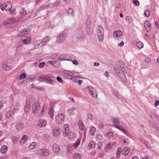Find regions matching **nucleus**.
Listing matches in <instances>:
<instances>
[{
  "mask_svg": "<svg viewBox=\"0 0 159 159\" xmlns=\"http://www.w3.org/2000/svg\"><path fill=\"white\" fill-rule=\"evenodd\" d=\"M47 79V75H46L44 76H39L38 77L37 80H38L41 82H46Z\"/></svg>",
  "mask_w": 159,
  "mask_h": 159,
  "instance_id": "bb28decb",
  "label": "nucleus"
},
{
  "mask_svg": "<svg viewBox=\"0 0 159 159\" xmlns=\"http://www.w3.org/2000/svg\"><path fill=\"white\" fill-rule=\"evenodd\" d=\"M37 146V144L36 143L34 142H33L29 146V148L30 149L32 150L34 148H35Z\"/></svg>",
  "mask_w": 159,
  "mask_h": 159,
  "instance_id": "c9c22d12",
  "label": "nucleus"
},
{
  "mask_svg": "<svg viewBox=\"0 0 159 159\" xmlns=\"http://www.w3.org/2000/svg\"><path fill=\"white\" fill-rule=\"evenodd\" d=\"M88 116L89 117L88 118V119L91 120L92 119V116L91 114H88Z\"/></svg>",
  "mask_w": 159,
  "mask_h": 159,
  "instance_id": "0e129e2a",
  "label": "nucleus"
},
{
  "mask_svg": "<svg viewBox=\"0 0 159 159\" xmlns=\"http://www.w3.org/2000/svg\"><path fill=\"white\" fill-rule=\"evenodd\" d=\"M42 154L45 156H48L49 154V151L48 150L43 149L42 152Z\"/></svg>",
  "mask_w": 159,
  "mask_h": 159,
  "instance_id": "e433bc0d",
  "label": "nucleus"
},
{
  "mask_svg": "<svg viewBox=\"0 0 159 159\" xmlns=\"http://www.w3.org/2000/svg\"><path fill=\"white\" fill-rule=\"evenodd\" d=\"M7 149L8 148L7 146L6 145H4L1 148L0 151L2 153H5L7 151Z\"/></svg>",
  "mask_w": 159,
  "mask_h": 159,
  "instance_id": "c756f323",
  "label": "nucleus"
},
{
  "mask_svg": "<svg viewBox=\"0 0 159 159\" xmlns=\"http://www.w3.org/2000/svg\"><path fill=\"white\" fill-rule=\"evenodd\" d=\"M120 7V3H118V4H116V7L117 9H119Z\"/></svg>",
  "mask_w": 159,
  "mask_h": 159,
  "instance_id": "774afa93",
  "label": "nucleus"
},
{
  "mask_svg": "<svg viewBox=\"0 0 159 159\" xmlns=\"http://www.w3.org/2000/svg\"><path fill=\"white\" fill-rule=\"evenodd\" d=\"M47 121L44 120H39L37 122V125L39 127H42L45 126L46 125Z\"/></svg>",
  "mask_w": 159,
  "mask_h": 159,
  "instance_id": "ddd939ff",
  "label": "nucleus"
},
{
  "mask_svg": "<svg viewBox=\"0 0 159 159\" xmlns=\"http://www.w3.org/2000/svg\"><path fill=\"white\" fill-rule=\"evenodd\" d=\"M24 127V125L21 123H18L16 125V128L17 131H20Z\"/></svg>",
  "mask_w": 159,
  "mask_h": 159,
  "instance_id": "2eb2a0df",
  "label": "nucleus"
},
{
  "mask_svg": "<svg viewBox=\"0 0 159 159\" xmlns=\"http://www.w3.org/2000/svg\"><path fill=\"white\" fill-rule=\"evenodd\" d=\"M50 39V37H49L47 36L40 42L39 44L41 45L42 46H43L48 42Z\"/></svg>",
  "mask_w": 159,
  "mask_h": 159,
  "instance_id": "4be33fe9",
  "label": "nucleus"
},
{
  "mask_svg": "<svg viewBox=\"0 0 159 159\" xmlns=\"http://www.w3.org/2000/svg\"><path fill=\"white\" fill-rule=\"evenodd\" d=\"M95 146V143L93 141H91L89 143L88 148H93Z\"/></svg>",
  "mask_w": 159,
  "mask_h": 159,
  "instance_id": "473e14b6",
  "label": "nucleus"
},
{
  "mask_svg": "<svg viewBox=\"0 0 159 159\" xmlns=\"http://www.w3.org/2000/svg\"><path fill=\"white\" fill-rule=\"evenodd\" d=\"M49 63L55 67H58L60 66L59 63L57 61H50Z\"/></svg>",
  "mask_w": 159,
  "mask_h": 159,
  "instance_id": "cd10ccee",
  "label": "nucleus"
},
{
  "mask_svg": "<svg viewBox=\"0 0 159 159\" xmlns=\"http://www.w3.org/2000/svg\"><path fill=\"white\" fill-rule=\"evenodd\" d=\"M89 92L90 94L95 98L97 97V93L96 90L93 88L89 87Z\"/></svg>",
  "mask_w": 159,
  "mask_h": 159,
  "instance_id": "4468645a",
  "label": "nucleus"
},
{
  "mask_svg": "<svg viewBox=\"0 0 159 159\" xmlns=\"http://www.w3.org/2000/svg\"><path fill=\"white\" fill-rule=\"evenodd\" d=\"M47 6L49 7H54L53 3H50Z\"/></svg>",
  "mask_w": 159,
  "mask_h": 159,
  "instance_id": "69168bd1",
  "label": "nucleus"
},
{
  "mask_svg": "<svg viewBox=\"0 0 159 159\" xmlns=\"http://www.w3.org/2000/svg\"><path fill=\"white\" fill-rule=\"evenodd\" d=\"M96 131V129L94 127H92L90 128L89 133L91 135H93L95 134Z\"/></svg>",
  "mask_w": 159,
  "mask_h": 159,
  "instance_id": "72a5a7b5",
  "label": "nucleus"
},
{
  "mask_svg": "<svg viewBox=\"0 0 159 159\" xmlns=\"http://www.w3.org/2000/svg\"><path fill=\"white\" fill-rule=\"evenodd\" d=\"M113 134L111 132L109 131L107 132L106 134V135L108 137H112Z\"/></svg>",
  "mask_w": 159,
  "mask_h": 159,
  "instance_id": "09e8293b",
  "label": "nucleus"
},
{
  "mask_svg": "<svg viewBox=\"0 0 159 159\" xmlns=\"http://www.w3.org/2000/svg\"><path fill=\"white\" fill-rule=\"evenodd\" d=\"M116 143L115 142H114L112 143H109L106 145V148L107 149H110L115 145Z\"/></svg>",
  "mask_w": 159,
  "mask_h": 159,
  "instance_id": "ea45409f",
  "label": "nucleus"
},
{
  "mask_svg": "<svg viewBox=\"0 0 159 159\" xmlns=\"http://www.w3.org/2000/svg\"><path fill=\"white\" fill-rule=\"evenodd\" d=\"M122 35V32L120 30L114 31L113 33V36L115 37H120Z\"/></svg>",
  "mask_w": 159,
  "mask_h": 159,
  "instance_id": "b1692460",
  "label": "nucleus"
},
{
  "mask_svg": "<svg viewBox=\"0 0 159 159\" xmlns=\"http://www.w3.org/2000/svg\"><path fill=\"white\" fill-rule=\"evenodd\" d=\"M18 141V139L17 138L15 137L13 140V142L15 143H16Z\"/></svg>",
  "mask_w": 159,
  "mask_h": 159,
  "instance_id": "338daca9",
  "label": "nucleus"
},
{
  "mask_svg": "<svg viewBox=\"0 0 159 159\" xmlns=\"http://www.w3.org/2000/svg\"><path fill=\"white\" fill-rule=\"evenodd\" d=\"M112 121L114 123L113 126L115 127V125L118 126L120 123V119L119 118H113Z\"/></svg>",
  "mask_w": 159,
  "mask_h": 159,
  "instance_id": "f3484780",
  "label": "nucleus"
},
{
  "mask_svg": "<svg viewBox=\"0 0 159 159\" xmlns=\"http://www.w3.org/2000/svg\"><path fill=\"white\" fill-rule=\"evenodd\" d=\"M26 76V75L25 74L23 73L20 75L19 78L20 80H22L25 78Z\"/></svg>",
  "mask_w": 159,
  "mask_h": 159,
  "instance_id": "603ef678",
  "label": "nucleus"
},
{
  "mask_svg": "<svg viewBox=\"0 0 159 159\" xmlns=\"http://www.w3.org/2000/svg\"><path fill=\"white\" fill-rule=\"evenodd\" d=\"M12 23V20L10 19H8L4 22V25H10Z\"/></svg>",
  "mask_w": 159,
  "mask_h": 159,
  "instance_id": "a18cd8bd",
  "label": "nucleus"
},
{
  "mask_svg": "<svg viewBox=\"0 0 159 159\" xmlns=\"http://www.w3.org/2000/svg\"><path fill=\"white\" fill-rule=\"evenodd\" d=\"M20 14L22 16H25L26 15V11L24 10L23 8H22V10L20 12Z\"/></svg>",
  "mask_w": 159,
  "mask_h": 159,
  "instance_id": "8fccbe9b",
  "label": "nucleus"
},
{
  "mask_svg": "<svg viewBox=\"0 0 159 159\" xmlns=\"http://www.w3.org/2000/svg\"><path fill=\"white\" fill-rule=\"evenodd\" d=\"M60 3V2L59 1H56V2L53 3V4L54 6H57L58 5H59Z\"/></svg>",
  "mask_w": 159,
  "mask_h": 159,
  "instance_id": "052dcab7",
  "label": "nucleus"
},
{
  "mask_svg": "<svg viewBox=\"0 0 159 159\" xmlns=\"http://www.w3.org/2000/svg\"><path fill=\"white\" fill-rule=\"evenodd\" d=\"M144 25L146 31L147 32H150L152 29L151 24L150 22L148 20H146L145 21Z\"/></svg>",
  "mask_w": 159,
  "mask_h": 159,
  "instance_id": "1a4fd4ad",
  "label": "nucleus"
},
{
  "mask_svg": "<svg viewBox=\"0 0 159 159\" xmlns=\"http://www.w3.org/2000/svg\"><path fill=\"white\" fill-rule=\"evenodd\" d=\"M137 46L139 48H142L143 46V43L140 42H137L136 43Z\"/></svg>",
  "mask_w": 159,
  "mask_h": 159,
  "instance_id": "79ce46f5",
  "label": "nucleus"
},
{
  "mask_svg": "<svg viewBox=\"0 0 159 159\" xmlns=\"http://www.w3.org/2000/svg\"><path fill=\"white\" fill-rule=\"evenodd\" d=\"M79 127L80 129L84 132V136L86 135V129L84 125L83 122L81 120H79L78 122Z\"/></svg>",
  "mask_w": 159,
  "mask_h": 159,
  "instance_id": "9d476101",
  "label": "nucleus"
},
{
  "mask_svg": "<svg viewBox=\"0 0 159 159\" xmlns=\"http://www.w3.org/2000/svg\"><path fill=\"white\" fill-rule=\"evenodd\" d=\"M28 33V31L25 29H23L21 30L19 34H18V37H22L24 35L27 34Z\"/></svg>",
  "mask_w": 159,
  "mask_h": 159,
  "instance_id": "a878e982",
  "label": "nucleus"
},
{
  "mask_svg": "<svg viewBox=\"0 0 159 159\" xmlns=\"http://www.w3.org/2000/svg\"><path fill=\"white\" fill-rule=\"evenodd\" d=\"M52 147V151L56 153H58L60 149V146L56 144H54Z\"/></svg>",
  "mask_w": 159,
  "mask_h": 159,
  "instance_id": "a211bd4d",
  "label": "nucleus"
},
{
  "mask_svg": "<svg viewBox=\"0 0 159 159\" xmlns=\"http://www.w3.org/2000/svg\"><path fill=\"white\" fill-rule=\"evenodd\" d=\"M133 2L136 6H139V2L137 0H133Z\"/></svg>",
  "mask_w": 159,
  "mask_h": 159,
  "instance_id": "864d4df0",
  "label": "nucleus"
},
{
  "mask_svg": "<svg viewBox=\"0 0 159 159\" xmlns=\"http://www.w3.org/2000/svg\"><path fill=\"white\" fill-rule=\"evenodd\" d=\"M12 4L11 2H7L1 4L0 6L1 10L3 11L5 10L7 11H9L11 9Z\"/></svg>",
  "mask_w": 159,
  "mask_h": 159,
  "instance_id": "39448f33",
  "label": "nucleus"
},
{
  "mask_svg": "<svg viewBox=\"0 0 159 159\" xmlns=\"http://www.w3.org/2000/svg\"><path fill=\"white\" fill-rule=\"evenodd\" d=\"M27 139V136L26 135H24L22 136L20 140V143L21 144H24Z\"/></svg>",
  "mask_w": 159,
  "mask_h": 159,
  "instance_id": "2f4dec72",
  "label": "nucleus"
},
{
  "mask_svg": "<svg viewBox=\"0 0 159 159\" xmlns=\"http://www.w3.org/2000/svg\"><path fill=\"white\" fill-rule=\"evenodd\" d=\"M47 79L46 82L47 84H50L51 85L54 84V81H56L55 78L52 74L47 75Z\"/></svg>",
  "mask_w": 159,
  "mask_h": 159,
  "instance_id": "423d86ee",
  "label": "nucleus"
},
{
  "mask_svg": "<svg viewBox=\"0 0 159 159\" xmlns=\"http://www.w3.org/2000/svg\"><path fill=\"white\" fill-rule=\"evenodd\" d=\"M56 79L59 83H62V80L61 77L58 76L57 77Z\"/></svg>",
  "mask_w": 159,
  "mask_h": 159,
  "instance_id": "6e6d98bb",
  "label": "nucleus"
},
{
  "mask_svg": "<svg viewBox=\"0 0 159 159\" xmlns=\"http://www.w3.org/2000/svg\"><path fill=\"white\" fill-rule=\"evenodd\" d=\"M125 20L129 23H131L132 22V18L130 16H127L125 17Z\"/></svg>",
  "mask_w": 159,
  "mask_h": 159,
  "instance_id": "a19ab883",
  "label": "nucleus"
},
{
  "mask_svg": "<svg viewBox=\"0 0 159 159\" xmlns=\"http://www.w3.org/2000/svg\"><path fill=\"white\" fill-rule=\"evenodd\" d=\"M68 34L67 31H62L59 33L57 39V43H60L63 42L66 39Z\"/></svg>",
  "mask_w": 159,
  "mask_h": 159,
  "instance_id": "20e7f679",
  "label": "nucleus"
},
{
  "mask_svg": "<svg viewBox=\"0 0 159 159\" xmlns=\"http://www.w3.org/2000/svg\"><path fill=\"white\" fill-rule=\"evenodd\" d=\"M53 112V109L52 108H50L48 110V113L50 116L52 118L54 116Z\"/></svg>",
  "mask_w": 159,
  "mask_h": 159,
  "instance_id": "7c9ffc66",
  "label": "nucleus"
},
{
  "mask_svg": "<svg viewBox=\"0 0 159 159\" xmlns=\"http://www.w3.org/2000/svg\"><path fill=\"white\" fill-rule=\"evenodd\" d=\"M130 152V149L128 147L124 148L122 152V153L123 155H127Z\"/></svg>",
  "mask_w": 159,
  "mask_h": 159,
  "instance_id": "5701e85b",
  "label": "nucleus"
},
{
  "mask_svg": "<svg viewBox=\"0 0 159 159\" xmlns=\"http://www.w3.org/2000/svg\"><path fill=\"white\" fill-rule=\"evenodd\" d=\"M122 126H118L117 125H115V127L118 129L123 132L124 134H125L126 135L128 136V132L127 131H126L124 129H123L122 127Z\"/></svg>",
  "mask_w": 159,
  "mask_h": 159,
  "instance_id": "412c9836",
  "label": "nucleus"
},
{
  "mask_svg": "<svg viewBox=\"0 0 159 159\" xmlns=\"http://www.w3.org/2000/svg\"><path fill=\"white\" fill-rule=\"evenodd\" d=\"M68 125L66 124L64 125V127H65L64 130H63V135L64 137L67 136L68 135V131L69 129V128L68 127Z\"/></svg>",
  "mask_w": 159,
  "mask_h": 159,
  "instance_id": "6ab92c4d",
  "label": "nucleus"
},
{
  "mask_svg": "<svg viewBox=\"0 0 159 159\" xmlns=\"http://www.w3.org/2000/svg\"><path fill=\"white\" fill-rule=\"evenodd\" d=\"M144 15L147 17H148L150 15V12L149 10H146L144 11Z\"/></svg>",
  "mask_w": 159,
  "mask_h": 159,
  "instance_id": "de8ad7c7",
  "label": "nucleus"
},
{
  "mask_svg": "<svg viewBox=\"0 0 159 159\" xmlns=\"http://www.w3.org/2000/svg\"><path fill=\"white\" fill-rule=\"evenodd\" d=\"M122 151V148L120 147L118 148L117 150L116 153V156L117 157L119 158L120 157V155Z\"/></svg>",
  "mask_w": 159,
  "mask_h": 159,
  "instance_id": "58836bf2",
  "label": "nucleus"
},
{
  "mask_svg": "<svg viewBox=\"0 0 159 159\" xmlns=\"http://www.w3.org/2000/svg\"><path fill=\"white\" fill-rule=\"evenodd\" d=\"M153 127L154 128H156V130L159 132V127H157L156 125H154Z\"/></svg>",
  "mask_w": 159,
  "mask_h": 159,
  "instance_id": "680f3d73",
  "label": "nucleus"
},
{
  "mask_svg": "<svg viewBox=\"0 0 159 159\" xmlns=\"http://www.w3.org/2000/svg\"><path fill=\"white\" fill-rule=\"evenodd\" d=\"M40 104L38 102H35L32 105V112L33 114L36 115L38 113L40 108Z\"/></svg>",
  "mask_w": 159,
  "mask_h": 159,
  "instance_id": "0eeeda50",
  "label": "nucleus"
},
{
  "mask_svg": "<svg viewBox=\"0 0 159 159\" xmlns=\"http://www.w3.org/2000/svg\"><path fill=\"white\" fill-rule=\"evenodd\" d=\"M114 95L116 97H117V98H121L120 97H119V94L118 93V92H115L114 93Z\"/></svg>",
  "mask_w": 159,
  "mask_h": 159,
  "instance_id": "4d7b16f0",
  "label": "nucleus"
},
{
  "mask_svg": "<svg viewBox=\"0 0 159 159\" xmlns=\"http://www.w3.org/2000/svg\"><path fill=\"white\" fill-rule=\"evenodd\" d=\"M2 66L3 70L5 71H9L11 69V68L7 65L6 62H4L2 64Z\"/></svg>",
  "mask_w": 159,
  "mask_h": 159,
  "instance_id": "dca6fc26",
  "label": "nucleus"
},
{
  "mask_svg": "<svg viewBox=\"0 0 159 159\" xmlns=\"http://www.w3.org/2000/svg\"><path fill=\"white\" fill-rule=\"evenodd\" d=\"M31 41V38L29 36H25V38L23 40V43L24 44H28Z\"/></svg>",
  "mask_w": 159,
  "mask_h": 159,
  "instance_id": "393cba45",
  "label": "nucleus"
},
{
  "mask_svg": "<svg viewBox=\"0 0 159 159\" xmlns=\"http://www.w3.org/2000/svg\"><path fill=\"white\" fill-rule=\"evenodd\" d=\"M72 63L75 65H77L78 64V63L77 61L75 60H74L72 61Z\"/></svg>",
  "mask_w": 159,
  "mask_h": 159,
  "instance_id": "e2e57ef3",
  "label": "nucleus"
},
{
  "mask_svg": "<svg viewBox=\"0 0 159 159\" xmlns=\"http://www.w3.org/2000/svg\"><path fill=\"white\" fill-rule=\"evenodd\" d=\"M63 73L66 75H73V73L72 72H70L69 70H64L63 71Z\"/></svg>",
  "mask_w": 159,
  "mask_h": 159,
  "instance_id": "c03bdc74",
  "label": "nucleus"
},
{
  "mask_svg": "<svg viewBox=\"0 0 159 159\" xmlns=\"http://www.w3.org/2000/svg\"><path fill=\"white\" fill-rule=\"evenodd\" d=\"M8 11H9L10 14L11 15H15L16 14L15 10L14 9H11Z\"/></svg>",
  "mask_w": 159,
  "mask_h": 159,
  "instance_id": "3c124183",
  "label": "nucleus"
},
{
  "mask_svg": "<svg viewBox=\"0 0 159 159\" xmlns=\"http://www.w3.org/2000/svg\"><path fill=\"white\" fill-rule=\"evenodd\" d=\"M31 104L29 102H26V104L24 107V110L25 112L27 113L30 111Z\"/></svg>",
  "mask_w": 159,
  "mask_h": 159,
  "instance_id": "aec40b11",
  "label": "nucleus"
},
{
  "mask_svg": "<svg viewBox=\"0 0 159 159\" xmlns=\"http://www.w3.org/2000/svg\"><path fill=\"white\" fill-rule=\"evenodd\" d=\"M72 156L74 159H80L81 158V155L78 153H74Z\"/></svg>",
  "mask_w": 159,
  "mask_h": 159,
  "instance_id": "f704fd0d",
  "label": "nucleus"
},
{
  "mask_svg": "<svg viewBox=\"0 0 159 159\" xmlns=\"http://www.w3.org/2000/svg\"><path fill=\"white\" fill-rule=\"evenodd\" d=\"M114 70L118 77L122 81L126 82L127 80L126 76L121 67L118 65H115Z\"/></svg>",
  "mask_w": 159,
  "mask_h": 159,
  "instance_id": "f257e3e1",
  "label": "nucleus"
},
{
  "mask_svg": "<svg viewBox=\"0 0 159 159\" xmlns=\"http://www.w3.org/2000/svg\"><path fill=\"white\" fill-rule=\"evenodd\" d=\"M80 139H78L77 141L73 144V146L75 147L78 146L80 144Z\"/></svg>",
  "mask_w": 159,
  "mask_h": 159,
  "instance_id": "49530a36",
  "label": "nucleus"
},
{
  "mask_svg": "<svg viewBox=\"0 0 159 159\" xmlns=\"http://www.w3.org/2000/svg\"><path fill=\"white\" fill-rule=\"evenodd\" d=\"M151 61V59L150 58L147 57L145 59V61L146 63H149Z\"/></svg>",
  "mask_w": 159,
  "mask_h": 159,
  "instance_id": "13d9d810",
  "label": "nucleus"
},
{
  "mask_svg": "<svg viewBox=\"0 0 159 159\" xmlns=\"http://www.w3.org/2000/svg\"><path fill=\"white\" fill-rule=\"evenodd\" d=\"M56 121L59 124L62 123L65 119L64 114H59L56 116Z\"/></svg>",
  "mask_w": 159,
  "mask_h": 159,
  "instance_id": "6e6552de",
  "label": "nucleus"
},
{
  "mask_svg": "<svg viewBox=\"0 0 159 159\" xmlns=\"http://www.w3.org/2000/svg\"><path fill=\"white\" fill-rule=\"evenodd\" d=\"M68 135L69 138L70 139H73L75 136V134L72 132H70Z\"/></svg>",
  "mask_w": 159,
  "mask_h": 159,
  "instance_id": "37998d69",
  "label": "nucleus"
},
{
  "mask_svg": "<svg viewBox=\"0 0 159 159\" xmlns=\"http://www.w3.org/2000/svg\"><path fill=\"white\" fill-rule=\"evenodd\" d=\"M104 30L102 26L100 25L97 28V33L98 40L100 42H102L104 38Z\"/></svg>",
  "mask_w": 159,
  "mask_h": 159,
  "instance_id": "f03ea898",
  "label": "nucleus"
},
{
  "mask_svg": "<svg viewBox=\"0 0 159 159\" xmlns=\"http://www.w3.org/2000/svg\"><path fill=\"white\" fill-rule=\"evenodd\" d=\"M75 34L79 40H83L85 38V35L83 31L81 28L77 29L75 31Z\"/></svg>",
  "mask_w": 159,
  "mask_h": 159,
  "instance_id": "7ed1b4c3",
  "label": "nucleus"
},
{
  "mask_svg": "<svg viewBox=\"0 0 159 159\" xmlns=\"http://www.w3.org/2000/svg\"><path fill=\"white\" fill-rule=\"evenodd\" d=\"M102 138V136L100 134L97 135L96 136V139L98 141H99L101 140Z\"/></svg>",
  "mask_w": 159,
  "mask_h": 159,
  "instance_id": "5fc2aeb1",
  "label": "nucleus"
},
{
  "mask_svg": "<svg viewBox=\"0 0 159 159\" xmlns=\"http://www.w3.org/2000/svg\"><path fill=\"white\" fill-rule=\"evenodd\" d=\"M11 111H8L6 113V116L7 117L9 118L11 116Z\"/></svg>",
  "mask_w": 159,
  "mask_h": 159,
  "instance_id": "bf43d9fd",
  "label": "nucleus"
},
{
  "mask_svg": "<svg viewBox=\"0 0 159 159\" xmlns=\"http://www.w3.org/2000/svg\"><path fill=\"white\" fill-rule=\"evenodd\" d=\"M71 60L72 59L69 57L68 58L67 55L66 54L61 55L58 58V60L59 61H71Z\"/></svg>",
  "mask_w": 159,
  "mask_h": 159,
  "instance_id": "f8f14e48",
  "label": "nucleus"
},
{
  "mask_svg": "<svg viewBox=\"0 0 159 159\" xmlns=\"http://www.w3.org/2000/svg\"><path fill=\"white\" fill-rule=\"evenodd\" d=\"M74 13V11L73 9L71 8H69L67 12L68 15L71 16H73Z\"/></svg>",
  "mask_w": 159,
  "mask_h": 159,
  "instance_id": "4c0bfd02",
  "label": "nucleus"
},
{
  "mask_svg": "<svg viewBox=\"0 0 159 159\" xmlns=\"http://www.w3.org/2000/svg\"><path fill=\"white\" fill-rule=\"evenodd\" d=\"M52 134L55 137H57L60 135V132L58 127H56L53 129L52 131Z\"/></svg>",
  "mask_w": 159,
  "mask_h": 159,
  "instance_id": "9b49d317",
  "label": "nucleus"
},
{
  "mask_svg": "<svg viewBox=\"0 0 159 159\" xmlns=\"http://www.w3.org/2000/svg\"><path fill=\"white\" fill-rule=\"evenodd\" d=\"M76 109V107H72L68 109L67 111L69 114L70 115H73L74 114V111Z\"/></svg>",
  "mask_w": 159,
  "mask_h": 159,
  "instance_id": "c85d7f7f",
  "label": "nucleus"
}]
</instances>
